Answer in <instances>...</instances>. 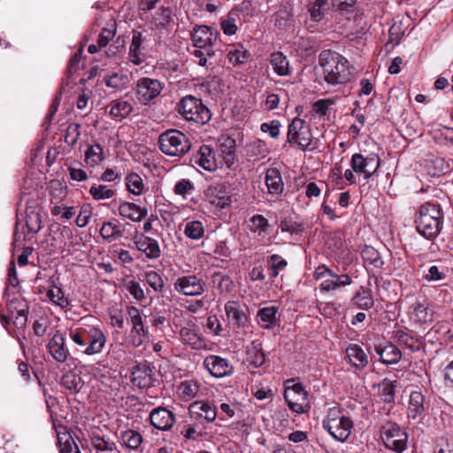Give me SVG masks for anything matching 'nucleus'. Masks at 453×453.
I'll return each instance as SVG.
<instances>
[{"instance_id":"f257e3e1","label":"nucleus","mask_w":453,"mask_h":453,"mask_svg":"<svg viewBox=\"0 0 453 453\" xmlns=\"http://www.w3.org/2000/svg\"><path fill=\"white\" fill-rule=\"evenodd\" d=\"M69 337L75 345L76 351L86 356L100 354L105 344L106 335L96 326L77 325L69 329Z\"/></svg>"},{"instance_id":"f03ea898","label":"nucleus","mask_w":453,"mask_h":453,"mask_svg":"<svg viewBox=\"0 0 453 453\" xmlns=\"http://www.w3.org/2000/svg\"><path fill=\"white\" fill-rule=\"evenodd\" d=\"M319 65L323 69L325 81L330 85L345 84L351 80L348 60L332 50H323L319 54Z\"/></svg>"},{"instance_id":"7ed1b4c3","label":"nucleus","mask_w":453,"mask_h":453,"mask_svg":"<svg viewBox=\"0 0 453 453\" xmlns=\"http://www.w3.org/2000/svg\"><path fill=\"white\" fill-rule=\"evenodd\" d=\"M443 215L441 206L434 203H423L415 218L418 233L426 240H434L442 227Z\"/></svg>"},{"instance_id":"20e7f679","label":"nucleus","mask_w":453,"mask_h":453,"mask_svg":"<svg viewBox=\"0 0 453 453\" xmlns=\"http://www.w3.org/2000/svg\"><path fill=\"white\" fill-rule=\"evenodd\" d=\"M322 426L334 440L344 442L351 434L353 421L340 405L334 404L327 409Z\"/></svg>"},{"instance_id":"39448f33","label":"nucleus","mask_w":453,"mask_h":453,"mask_svg":"<svg viewBox=\"0 0 453 453\" xmlns=\"http://www.w3.org/2000/svg\"><path fill=\"white\" fill-rule=\"evenodd\" d=\"M177 111L187 121L201 126L208 123L211 117L210 110L202 100L191 95L184 96L180 101Z\"/></svg>"},{"instance_id":"423d86ee","label":"nucleus","mask_w":453,"mask_h":453,"mask_svg":"<svg viewBox=\"0 0 453 453\" xmlns=\"http://www.w3.org/2000/svg\"><path fill=\"white\" fill-rule=\"evenodd\" d=\"M158 144L164 154L177 157L187 154L191 148L187 135L175 129H170L161 134L158 137Z\"/></svg>"},{"instance_id":"0eeeda50","label":"nucleus","mask_w":453,"mask_h":453,"mask_svg":"<svg viewBox=\"0 0 453 453\" xmlns=\"http://www.w3.org/2000/svg\"><path fill=\"white\" fill-rule=\"evenodd\" d=\"M287 141L291 146L303 151L315 148L311 126L299 118H295L289 124Z\"/></svg>"},{"instance_id":"6e6552de","label":"nucleus","mask_w":453,"mask_h":453,"mask_svg":"<svg viewBox=\"0 0 453 453\" xmlns=\"http://www.w3.org/2000/svg\"><path fill=\"white\" fill-rule=\"evenodd\" d=\"M194 48H201L206 50L209 58L215 56L212 47L216 44L219 33L212 27L205 25L196 26L191 34Z\"/></svg>"},{"instance_id":"1a4fd4ad","label":"nucleus","mask_w":453,"mask_h":453,"mask_svg":"<svg viewBox=\"0 0 453 453\" xmlns=\"http://www.w3.org/2000/svg\"><path fill=\"white\" fill-rule=\"evenodd\" d=\"M164 88L163 83L157 79L143 77L137 81L135 94L137 100L144 105L156 99Z\"/></svg>"},{"instance_id":"9d476101","label":"nucleus","mask_w":453,"mask_h":453,"mask_svg":"<svg viewBox=\"0 0 453 453\" xmlns=\"http://www.w3.org/2000/svg\"><path fill=\"white\" fill-rule=\"evenodd\" d=\"M350 166L356 173H362L365 180H369L380 168V158L375 153L366 157L355 153L351 157Z\"/></svg>"},{"instance_id":"9b49d317","label":"nucleus","mask_w":453,"mask_h":453,"mask_svg":"<svg viewBox=\"0 0 453 453\" xmlns=\"http://www.w3.org/2000/svg\"><path fill=\"white\" fill-rule=\"evenodd\" d=\"M176 292L188 296H201L205 290L204 280L196 274L180 276L173 283Z\"/></svg>"},{"instance_id":"f8f14e48","label":"nucleus","mask_w":453,"mask_h":453,"mask_svg":"<svg viewBox=\"0 0 453 453\" xmlns=\"http://www.w3.org/2000/svg\"><path fill=\"white\" fill-rule=\"evenodd\" d=\"M188 410L190 418L199 423H211L217 418L215 405L208 401H195L189 404Z\"/></svg>"},{"instance_id":"ddd939ff","label":"nucleus","mask_w":453,"mask_h":453,"mask_svg":"<svg viewBox=\"0 0 453 453\" xmlns=\"http://www.w3.org/2000/svg\"><path fill=\"white\" fill-rule=\"evenodd\" d=\"M382 440L386 448L402 453L407 448L408 434L400 426L393 425L384 431Z\"/></svg>"},{"instance_id":"4468645a","label":"nucleus","mask_w":453,"mask_h":453,"mask_svg":"<svg viewBox=\"0 0 453 453\" xmlns=\"http://www.w3.org/2000/svg\"><path fill=\"white\" fill-rule=\"evenodd\" d=\"M203 367L215 378L230 376L234 372V365L224 357L210 355L203 360Z\"/></svg>"},{"instance_id":"2eb2a0df","label":"nucleus","mask_w":453,"mask_h":453,"mask_svg":"<svg viewBox=\"0 0 453 453\" xmlns=\"http://www.w3.org/2000/svg\"><path fill=\"white\" fill-rule=\"evenodd\" d=\"M228 323L233 327L244 328L249 319L242 305L236 301H227L224 306Z\"/></svg>"},{"instance_id":"dca6fc26","label":"nucleus","mask_w":453,"mask_h":453,"mask_svg":"<svg viewBox=\"0 0 453 453\" xmlns=\"http://www.w3.org/2000/svg\"><path fill=\"white\" fill-rule=\"evenodd\" d=\"M47 349L51 357L58 363H65L70 355L69 349L65 345V336L58 330L51 335Z\"/></svg>"},{"instance_id":"f3484780","label":"nucleus","mask_w":453,"mask_h":453,"mask_svg":"<svg viewBox=\"0 0 453 453\" xmlns=\"http://www.w3.org/2000/svg\"><path fill=\"white\" fill-rule=\"evenodd\" d=\"M150 420L156 429L167 431L174 425L175 416L165 407H157L150 411Z\"/></svg>"},{"instance_id":"a211bd4d","label":"nucleus","mask_w":453,"mask_h":453,"mask_svg":"<svg viewBox=\"0 0 453 453\" xmlns=\"http://www.w3.org/2000/svg\"><path fill=\"white\" fill-rule=\"evenodd\" d=\"M205 196L210 203L219 209H224L231 203V196L224 184L209 186L206 189Z\"/></svg>"},{"instance_id":"6ab92c4d","label":"nucleus","mask_w":453,"mask_h":453,"mask_svg":"<svg viewBox=\"0 0 453 453\" xmlns=\"http://www.w3.org/2000/svg\"><path fill=\"white\" fill-rule=\"evenodd\" d=\"M191 162L208 172H213L217 168V161L212 148L209 145H202L196 155L191 158Z\"/></svg>"},{"instance_id":"aec40b11","label":"nucleus","mask_w":453,"mask_h":453,"mask_svg":"<svg viewBox=\"0 0 453 453\" xmlns=\"http://www.w3.org/2000/svg\"><path fill=\"white\" fill-rule=\"evenodd\" d=\"M428 403L426 402L425 396L419 391H412L410 395L407 416L409 419L422 418L426 410Z\"/></svg>"},{"instance_id":"412c9836","label":"nucleus","mask_w":453,"mask_h":453,"mask_svg":"<svg viewBox=\"0 0 453 453\" xmlns=\"http://www.w3.org/2000/svg\"><path fill=\"white\" fill-rule=\"evenodd\" d=\"M153 371L148 363L136 365L132 371L131 380L140 388H149L153 383Z\"/></svg>"},{"instance_id":"4be33fe9","label":"nucleus","mask_w":453,"mask_h":453,"mask_svg":"<svg viewBox=\"0 0 453 453\" xmlns=\"http://www.w3.org/2000/svg\"><path fill=\"white\" fill-rule=\"evenodd\" d=\"M134 243L138 250L145 254L150 259L158 258L161 255V250L157 240L141 234L135 237Z\"/></svg>"},{"instance_id":"5701e85b","label":"nucleus","mask_w":453,"mask_h":453,"mask_svg":"<svg viewBox=\"0 0 453 453\" xmlns=\"http://www.w3.org/2000/svg\"><path fill=\"white\" fill-rule=\"evenodd\" d=\"M434 311L426 303H416L411 307L410 318L418 324L430 323L434 319Z\"/></svg>"},{"instance_id":"b1692460","label":"nucleus","mask_w":453,"mask_h":453,"mask_svg":"<svg viewBox=\"0 0 453 453\" xmlns=\"http://www.w3.org/2000/svg\"><path fill=\"white\" fill-rule=\"evenodd\" d=\"M119 214L133 222H140L146 218L148 210L134 203L123 202L119 206Z\"/></svg>"},{"instance_id":"393cba45","label":"nucleus","mask_w":453,"mask_h":453,"mask_svg":"<svg viewBox=\"0 0 453 453\" xmlns=\"http://www.w3.org/2000/svg\"><path fill=\"white\" fill-rule=\"evenodd\" d=\"M9 311L15 316V323L20 326H24L27 320V315L29 313L28 303L22 297H14L8 303Z\"/></svg>"},{"instance_id":"a878e982","label":"nucleus","mask_w":453,"mask_h":453,"mask_svg":"<svg viewBox=\"0 0 453 453\" xmlns=\"http://www.w3.org/2000/svg\"><path fill=\"white\" fill-rule=\"evenodd\" d=\"M349 362L357 370L364 369L368 365V356L357 344H349L346 349Z\"/></svg>"},{"instance_id":"bb28decb","label":"nucleus","mask_w":453,"mask_h":453,"mask_svg":"<svg viewBox=\"0 0 453 453\" xmlns=\"http://www.w3.org/2000/svg\"><path fill=\"white\" fill-rule=\"evenodd\" d=\"M104 81L108 88L123 90L128 87L130 78L125 72H112L108 73L104 76Z\"/></svg>"},{"instance_id":"cd10ccee","label":"nucleus","mask_w":453,"mask_h":453,"mask_svg":"<svg viewBox=\"0 0 453 453\" xmlns=\"http://www.w3.org/2000/svg\"><path fill=\"white\" fill-rule=\"evenodd\" d=\"M265 184L269 194L280 195L284 189V183L280 173L276 168H269L265 173Z\"/></svg>"},{"instance_id":"c85d7f7f","label":"nucleus","mask_w":453,"mask_h":453,"mask_svg":"<svg viewBox=\"0 0 453 453\" xmlns=\"http://www.w3.org/2000/svg\"><path fill=\"white\" fill-rule=\"evenodd\" d=\"M284 397L289 409L296 413H303L309 407L308 395L294 394L292 390H285Z\"/></svg>"},{"instance_id":"c756f323","label":"nucleus","mask_w":453,"mask_h":453,"mask_svg":"<svg viewBox=\"0 0 453 453\" xmlns=\"http://www.w3.org/2000/svg\"><path fill=\"white\" fill-rule=\"evenodd\" d=\"M100 234L109 242L116 241L124 234L123 226L116 219L104 222L100 229Z\"/></svg>"},{"instance_id":"7c9ffc66","label":"nucleus","mask_w":453,"mask_h":453,"mask_svg":"<svg viewBox=\"0 0 453 453\" xmlns=\"http://www.w3.org/2000/svg\"><path fill=\"white\" fill-rule=\"evenodd\" d=\"M180 336L184 344L192 349H200L204 346L203 339L192 326H184L180 331Z\"/></svg>"},{"instance_id":"2f4dec72","label":"nucleus","mask_w":453,"mask_h":453,"mask_svg":"<svg viewBox=\"0 0 453 453\" xmlns=\"http://www.w3.org/2000/svg\"><path fill=\"white\" fill-rule=\"evenodd\" d=\"M375 350L380 356V361L386 365L397 364L402 358L400 349L393 344L387 345L384 348L376 347Z\"/></svg>"},{"instance_id":"473e14b6","label":"nucleus","mask_w":453,"mask_h":453,"mask_svg":"<svg viewBox=\"0 0 453 453\" xmlns=\"http://www.w3.org/2000/svg\"><path fill=\"white\" fill-rule=\"evenodd\" d=\"M142 43V33L134 31L133 33L132 42L129 47V60L138 65L144 61V54L142 52L141 46Z\"/></svg>"},{"instance_id":"72a5a7b5","label":"nucleus","mask_w":453,"mask_h":453,"mask_svg":"<svg viewBox=\"0 0 453 453\" xmlns=\"http://www.w3.org/2000/svg\"><path fill=\"white\" fill-rule=\"evenodd\" d=\"M278 308L275 306H267L261 308L257 311L258 323L265 329H271L277 324Z\"/></svg>"},{"instance_id":"f704fd0d","label":"nucleus","mask_w":453,"mask_h":453,"mask_svg":"<svg viewBox=\"0 0 453 453\" xmlns=\"http://www.w3.org/2000/svg\"><path fill=\"white\" fill-rule=\"evenodd\" d=\"M270 63L275 73L280 76L289 74V62L287 57L280 51L270 55Z\"/></svg>"},{"instance_id":"c9c22d12","label":"nucleus","mask_w":453,"mask_h":453,"mask_svg":"<svg viewBox=\"0 0 453 453\" xmlns=\"http://www.w3.org/2000/svg\"><path fill=\"white\" fill-rule=\"evenodd\" d=\"M250 53L242 44L233 45L227 51V58L233 65H240L247 63Z\"/></svg>"},{"instance_id":"e433bc0d","label":"nucleus","mask_w":453,"mask_h":453,"mask_svg":"<svg viewBox=\"0 0 453 453\" xmlns=\"http://www.w3.org/2000/svg\"><path fill=\"white\" fill-rule=\"evenodd\" d=\"M125 180L127 191L134 196H141L147 190L142 178L136 173H128Z\"/></svg>"},{"instance_id":"4c0bfd02","label":"nucleus","mask_w":453,"mask_h":453,"mask_svg":"<svg viewBox=\"0 0 453 453\" xmlns=\"http://www.w3.org/2000/svg\"><path fill=\"white\" fill-rule=\"evenodd\" d=\"M109 114L112 118H127L133 111V105L125 100H114L109 105Z\"/></svg>"},{"instance_id":"58836bf2","label":"nucleus","mask_w":453,"mask_h":453,"mask_svg":"<svg viewBox=\"0 0 453 453\" xmlns=\"http://www.w3.org/2000/svg\"><path fill=\"white\" fill-rule=\"evenodd\" d=\"M351 282V279L348 274H342L335 276L333 279L322 280L319 288L321 291L330 292L336 290L340 287L350 285Z\"/></svg>"},{"instance_id":"ea45409f","label":"nucleus","mask_w":453,"mask_h":453,"mask_svg":"<svg viewBox=\"0 0 453 453\" xmlns=\"http://www.w3.org/2000/svg\"><path fill=\"white\" fill-rule=\"evenodd\" d=\"M47 297L55 305L62 310H66L70 306V300L64 294L61 288L53 285L47 292Z\"/></svg>"},{"instance_id":"a19ab883","label":"nucleus","mask_w":453,"mask_h":453,"mask_svg":"<svg viewBox=\"0 0 453 453\" xmlns=\"http://www.w3.org/2000/svg\"><path fill=\"white\" fill-rule=\"evenodd\" d=\"M328 8V0H309V12L311 19L315 22L323 19Z\"/></svg>"},{"instance_id":"79ce46f5","label":"nucleus","mask_w":453,"mask_h":453,"mask_svg":"<svg viewBox=\"0 0 453 453\" xmlns=\"http://www.w3.org/2000/svg\"><path fill=\"white\" fill-rule=\"evenodd\" d=\"M61 385L70 393L75 394L81 390L84 381L79 374L68 372L62 377Z\"/></svg>"},{"instance_id":"37998d69","label":"nucleus","mask_w":453,"mask_h":453,"mask_svg":"<svg viewBox=\"0 0 453 453\" xmlns=\"http://www.w3.org/2000/svg\"><path fill=\"white\" fill-rule=\"evenodd\" d=\"M104 158V150L99 143L91 144L85 151V161L89 166L98 165Z\"/></svg>"},{"instance_id":"c03bdc74","label":"nucleus","mask_w":453,"mask_h":453,"mask_svg":"<svg viewBox=\"0 0 453 453\" xmlns=\"http://www.w3.org/2000/svg\"><path fill=\"white\" fill-rule=\"evenodd\" d=\"M200 388V384L195 380H186L180 382L179 386V394L184 400L195 398Z\"/></svg>"},{"instance_id":"a18cd8bd","label":"nucleus","mask_w":453,"mask_h":453,"mask_svg":"<svg viewBox=\"0 0 453 453\" xmlns=\"http://www.w3.org/2000/svg\"><path fill=\"white\" fill-rule=\"evenodd\" d=\"M121 439L124 445L131 450H137L143 441L142 434L132 429L122 432Z\"/></svg>"},{"instance_id":"49530a36","label":"nucleus","mask_w":453,"mask_h":453,"mask_svg":"<svg viewBox=\"0 0 453 453\" xmlns=\"http://www.w3.org/2000/svg\"><path fill=\"white\" fill-rule=\"evenodd\" d=\"M247 359L256 367L261 366L265 360L264 352L262 351L261 344L253 342L247 349Z\"/></svg>"},{"instance_id":"de8ad7c7","label":"nucleus","mask_w":453,"mask_h":453,"mask_svg":"<svg viewBox=\"0 0 453 453\" xmlns=\"http://www.w3.org/2000/svg\"><path fill=\"white\" fill-rule=\"evenodd\" d=\"M149 330L143 326L132 327L129 334V342L134 347H140L149 340Z\"/></svg>"},{"instance_id":"09e8293b","label":"nucleus","mask_w":453,"mask_h":453,"mask_svg":"<svg viewBox=\"0 0 453 453\" xmlns=\"http://www.w3.org/2000/svg\"><path fill=\"white\" fill-rule=\"evenodd\" d=\"M395 338L397 343L401 346H404L412 351L419 349L418 341L409 333L403 330H397L395 332Z\"/></svg>"},{"instance_id":"8fccbe9b","label":"nucleus","mask_w":453,"mask_h":453,"mask_svg":"<svg viewBox=\"0 0 453 453\" xmlns=\"http://www.w3.org/2000/svg\"><path fill=\"white\" fill-rule=\"evenodd\" d=\"M185 235L192 240H199L204 234V227L201 221L191 220L188 221L184 226Z\"/></svg>"},{"instance_id":"3c124183","label":"nucleus","mask_w":453,"mask_h":453,"mask_svg":"<svg viewBox=\"0 0 453 453\" xmlns=\"http://www.w3.org/2000/svg\"><path fill=\"white\" fill-rule=\"evenodd\" d=\"M354 305L360 309L368 310L373 305L372 297L368 290L361 288L352 298Z\"/></svg>"},{"instance_id":"603ef678","label":"nucleus","mask_w":453,"mask_h":453,"mask_svg":"<svg viewBox=\"0 0 453 453\" xmlns=\"http://www.w3.org/2000/svg\"><path fill=\"white\" fill-rule=\"evenodd\" d=\"M212 283L221 293H229L234 288V282L230 277L221 273L212 274Z\"/></svg>"},{"instance_id":"864d4df0","label":"nucleus","mask_w":453,"mask_h":453,"mask_svg":"<svg viewBox=\"0 0 453 453\" xmlns=\"http://www.w3.org/2000/svg\"><path fill=\"white\" fill-rule=\"evenodd\" d=\"M90 196L95 200H106L114 196L115 191L106 185L94 184L88 190Z\"/></svg>"},{"instance_id":"5fc2aeb1","label":"nucleus","mask_w":453,"mask_h":453,"mask_svg":"<svg viewBox=\"0 0 453 453\" xmlns=\"http://www.w3.org/2000/svg\"><path fill=\"white\" fill-rule=\"evenodd\" d=\"M91 443L93 447L97 451H106L109 453H119V450L117 449L116 444L109 440H105L104 438L94 434L91 437Z\"/></svg>"},{"instance_id":"6e6d98bb","label":"nucleus","mask_w":453,"mask_h":453,"mask_svg":"<svg viewBox=\"0 0 453 453\" xmlns=\"http://www.w3.org/2000/svg\"><path fill=\"white\" fill-rule=\"evenodd\" d=\"M58 442L61 453H81L77 443L69 434L58 435Z\"/></svg>"},{"instance_id":"4d7b16f0","label":"nucleus","mask_w":453,"mask_h":453,"mask_svg":"<svg viewBox=\"0 0 453 453\" xmlns=\"http://www.w3.org/2000/svg\"><path fill=\"white\" fill-rule=\"evenodd\" d=\"M362 258L364 261L369 263L375 267H380L383 265L379 252L372 247L366 246L361 252Z\"/></svg>"},{"instance_id":"13d9d810","label":"nucleus","mask_w":453,"mask_h":453,"mask_svg":"<svg viewBox=\"0 0 453 453\" xmlns=\"http://www.w3.org/2000/svg\"><path fill=\"white\" fill-rule=\"evenodd\" d=\"M268 265L271 277L275 278L288 265V262L280 255L273 254L270 257Z\"/></svg>"},{"instance_id":"bf43d9fd","label":"nucleus","mask_w":453,"mask_h":453,"mask_svg":"<svg viewBox=\"0 0 453 453\" xmlns=\"http://www.w3.org/2000/svg\"><path fill=\"white\" fill-rule=\"evenodd\" d=\"M42 219L39 212L35 210L27 211L26 226L31 233H37L42 228Z\"/></svg>"},{"instance_id":"052dcab7","label":"nucleus","mask_w":453,"mask_h":453,"mask_svg":"<svg viewBox=\"0 0 453 453\" xmlns=\"http://www.w3.org/2000/svg\"><path fill=\"white\" fill-rule=\"evenodd\" d=\"M268 226V220L263 215L257 214L250 219L251 231L257 233L259 235L265 234L267 232Z\"/></svg>"},{"instance_id":"680f3d73","label":"nucleus","mask_w":453,"mask_h":453,"mask_svg":"<svg viewBox=\"0 0 453 453\" xmlns=\"http://www.w3.org/2000/svg\"><path fill=\"white\" fill-rule=\"evenodd\" d=\"M146 281L155 291L160 292L163 290L165 283L161 275L155 272L150 271L145 274Z\"/></svg>"},{"instance_id":"e2e57ef3","label":"nucleus","mask_w":453,"mask_h":453,"mask_svg":"<svg viewBox=\"0 0 453 453\" xmlns=\"http://www.w3.org/2000/svg\"><path fill=\"white\" fill-rule=\"evenodd\" d=\"M80 129L81 125L71 123L65 130V142L71 146L75 145L81 135Z\"/></svg>"},{"instance_id":"0e129e2a","label":"nucleus","mask_w":453,"mask_h":453,"mask_svg":"<svg viewBox=\"0 0 453 453\" xmlns=\"http://www.w3.org/2000/svg\"><path fill=\"white\" fill-rule=\"evenodd\" d=\"M125 286L128 293L137 301L141 302L145 299V294L140 284L134 280H127Z\"/></svg>"},{"instance_id":"69168bd1","label":"nucleus","mask_w":453,"mask_h":453,"mask_svg":"<svg viewBox=\"0 0 453 453\" xmlns=\"http://www.w3.org/2000/svg\"><path fill=\"white\" fill-rule=\"evenodd\" d=\"M171 21V10L166 7H161L154 17V22L157 27H165Z\"/></svg>"},{"instance_id":"338daca9","label":"nucleus","mask_w":453,"mask_h":453,"mask_svg":"<svg viewBox=\"0 0 453 453\" xmlns=\"http://www.w3.org/2000/svg\"><path fill=\"white\" fill-rule=\"evenodd\" d=\"M194 188V184L189 180L181 179L175 184L173 191L178 196H185L190 194Z\"/></svg>"},{"instance_id":"774afa93","label":"nucleus","mask_w":453,"mask_h":453,"mask_svg":"<svg viewBox=\"0 0 453 453\" xmlns=\"http://www.w3.org/2000/svg\"><path fill=\"white\" fill-rule=\"evenodd\" d=\"M446 278L444 270H440L437 265H432L428 268L427 273L423 275V279L426 281H439Z\"/></svg>"}]
</instances>
